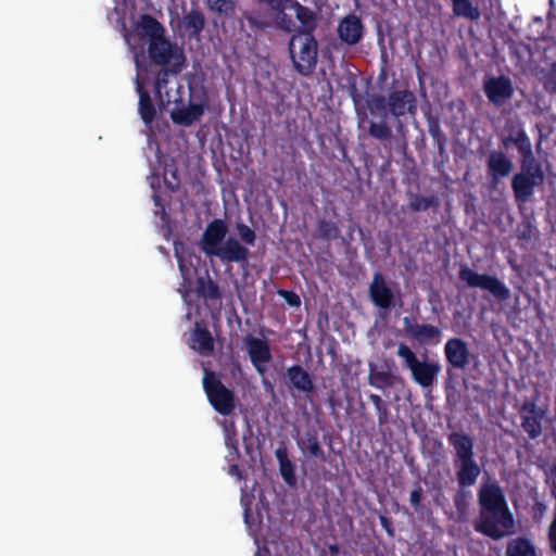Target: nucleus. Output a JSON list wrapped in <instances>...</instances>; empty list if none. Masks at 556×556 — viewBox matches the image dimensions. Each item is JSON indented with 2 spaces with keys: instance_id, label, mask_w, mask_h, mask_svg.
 Returning a JSON list of instances; mask_svg holds the SVG:
<instances>
[{
  "instance_id": "nucleus-13",
  "label": "nucleus",
  "mask_w": 556,
  "mask_h": 556,
  "mask_svg": "<svg viewBox=\"0 0 556 556\" xmlns=\"http://www.w3.org/2000/svg\"><path fill=\"white\" fill-rule=\"evenodd\" d=\"M337 33L341 42L355 46L364 37V24L356 14H348L340 20Z\"/></svg>"
},
{
  "instance_id": "nucleus-16",
  "label": "nucleus",
  "mask_w": 556,
  "mask_h": 556,
  "mask_svg": "<svg viewBox=\"0 0 556 556\" xmlns=\"http://www.w3.org/2000/svg\"><path fill=\"white\" fill-rule=\"evenodd\" d=\"M514 164L502 151H491L486 160L488 174L495 185L507 177L513 170Z\"/></svg>"
},
{
  "instance_id": "nucleus-57",
  "label": "nucleus",
  "mask_w": 556,
  "mask_h": 556,
  "mask_svg": "<svg viewBox=\"0 0 556 556\" xmlns=\"http://www.w3.org/2000/svg\"><path fill=\"white\" fill-rule=\"evenodd\" d=\"M446 426H447V429L452 428V418L446 416Z\"/></svg>"
},
{
  "instance_id": "nucleus-24",
  "label": "nucleus",
  "mask_w": 556,
  "mask_h": 556,
  "mask_svg": "<svg viewBox=\"0 0 556 556\" xmlns=\"http://www.w3.org/2000/svg\"><path fill=\"white\" fill-rule=\"evenodd\" d=\"M303 453L320 462H326V455L321 448L318 432L315 429H308L298 442Z\"/></svg>"
},
{
  "instance_id": "nucleus-53",
  "label": "nucleus",
  "mask_w": 556,
  "mask_h": 556,
  "mask_svg": "<svg viewBox=\"0 0 556 556\" xmlns=\"http://www.w3.org/2000/svg\"><path fill=\"white\" fill-rule=\"evenodd\" d=\"M275 456L280 464L290 460L287 454V450L285 447H279L275 451Z\"/></svg>"
},
{
  "instance_id": "nucleus-42",
  "label": "nucleus",
  "mask_w": 556,
  "mask_h": 556,
  "mask_svg": "<svg viewBox=\"0 0 556 556\" xmlns=\"http://www.w3.org/2000/svg\"><path fill=\"white\" fill-rule=\"evenodd\" d=\"M468 363V350L466 345L454 339V367H464Z\"/></svg>"
},
{
  "instance_id": "nucleus-27",
  "label": "nucleus",
  "mask_w": 556,
  "mask_h": 556,
  "mask_svg": "<svg viewBox=\"0 0 556 556\" xmlns=\"http://www.w3.org/2000/svg\"><path fill=\"white\" fill-rule=\"evenodd\" d=\"M439 367L435 364L418 362L412 369L414 380L421 387H430L433 383Z\"/></svg>"
},
{
  "instance_id": "nucleus-38",
  "label": "nucleus",
  "mask_w": 556,
  "mask_h": 556,
  "mask_svg": "<svg viewBox=\"0 0 556 556\" xmlns=\"http://www.w3.org/2000/svg\"><path fill=\"white\" fill-rule=\"evenodd\" d=\"M445 359H446V378H445V392L446 401L450 403L452 399V339H448L444 346Z\"/></svg>"
},
{
  "instance_id": "nucleus-59",
  "label": "nucleus",
  "mask_w": 556,
  "mask_h": 556,
  "mask_svg": "<svg viewBox=\"0 0 556 556\" xmlns=\"http://www.w3.org/2000/svg\"><path fill=\"white\" fill-rule=\"evenodd\" d=\"M237 470H238V466H237V465H232V466H231V471H232V472H236Z\"/></svg>"
},
{
  "instance_id": "nucleus-40",
  "label": "nucleus",
  "mask_w": 556,
  "mask_h": 556,
  "mask_svg": "<svg viewBox=\"0 0 556 556\" xmlns=\"http://www.w3.org/2000/svg\"><path fill=\"white\" fill-rule=\"evenodd\" d=\"M514 144L516 146L521 157L530 156L533 154L531 140L523 129L516 130Z\"/></svg>"
},
{
  "instance_id": "nucleus-49",
  "label": "nucleus",
  "mask_w": 556,
  "mask_h": 556,
  "mask_svg": "<svg viewBox=\"0 0 556 556\" xmlns=\"http://www.w3.org/2000/svg\"><path fill=\"white\" fill-rule=\"evenodd\" d=\"M278 295L281 296L286 303L292 307H299L301 305V299L298 293L291 290L279 289Z\"/></svg>"
},
{
  "instance_id": "nucleus-14",
  "label": "nucleus",
  "mask_w": 556,
  "mask_h": 556,
  "mask_svg": "<svg viewBox=\"0 0 556 556\" xmlns=\"http://www.w3.org/2000/svg\"><path fill=\"white\" fill-rule=\"evenodd\" d=\"M245 344L252 365L257 372L263 374L265 371L264 365L269 363L273 358L268 342L264 339L248 336L245 338Z\"/></svg>"
},
{
  "instance_id": "nucleus-4",
  "label": "nucleus",
  "mask_w": 556,
  "mask_h": 556,
  "mask_svg": "<svg viewBox=\"0 0 556 556\" xmlns=\"http://www.w3.org/2000/svg\"><path fill=\"white\" fill-rule=\"evenodd\" d=\"M454 450L457 455V480L460 489L476 483L480 476V467L473 459V442L467 435L454 433Z\"/></svg>"
},
{
  "instance_id": "nucleus-6",
  "label": "nucleus",
  "mask_w": 556,
  "mask_h": 556,
  "mask_svg": "<svg viewBox=\"0 0 556 556\" xmlns=\"http://www.w3.org/2000/svg\"><path fill=\"white\" fill-rule=\"evenodd\" d=\"M203 388L210 404L220 415H230L235 407V393L229 390L211 370H205Z\"/></svg>"
},
{
  "instance_id": "nucleus-48",
  "label": "nucleus",
  "mask_w": 556,
  "mask_h": 556,
  "mask_svg": "<svg viewBox=\"0 0 556 556\" xmlns=\"http://www.w3.org/2000/svg\"><path fill=\"white\" fill-rule=\"evenodd\" d=\"M422 494H424V490L420 485H417L412 492H410V496H409V503L413 507V509L417 513V514H422L424 513V506L421 505V498H422Z\"/></svg>"
},
{
  "instance_id": "nucleus-43",
  "label": "nucleus",
  "mask_w": 556,
  "mask_h": 556,
  "mask_svg": "<svg viewBox=\"0 0 556 556\" xmlns=\"http://www.w3.org/2000/svg\"><path fill=\"white\" fill-rule=\"evenodd\" d=\"M279 471L286 484L289 486L296 484L295 466L291 460L280 464Z\"/></svg>"
},
{
  "instance_id": "nucleus-55",
  "label": "nucleus",
  "mask_w": 556,
  "mask_h": 556,
  "mask_svg": "<svg viewBox=\"0 0 556 556\" xmlns=\"http://www.w3.org/2000/svg\"><path fill=\"white\" fill-rule=\"evenodd\" d=\"M329 553L331 556H334L339 553V546L333 544L329 546Z\"/></svg>"
},
{
  "instance_id": "nucleus-9",
  "label": "nucleus",
  "mask_w": 556,
  "mask_h": 556,
  "mask_svg": "<svg viewBox=\"0 0 556 556\" xmlns=\"http://www.w3.org/2000/svg\"><path fill=\"white\" fill-rule=\"evenodd\" d=\"M546 412L539 407L534 401L526 400L519 408L521 427L532 440L542 434V421Z\"/></svg>"
},
{
  "instance_id": "nucleus-3",
  "label": "nucleus",
  "mask_w": 556,
  "mask_h": 556,
  "mask_svg": "<svg viewBox=\"0 0 556 556\" xmlns=\"http://www.w3.org/2000/svg\"><path fill=\"white\" fill-rule=\"evenodd\" d=\"M288 51L294 70L302 76H309L317 65L318 42L314 35L294 33L289 39Z\"/></svg>"
},
{
  "instance_id": "nucleus-56",
  "label": "nucleus",
  "mask_w": 556,
  "mask_h": 556,
  "mask_svg": "<svg viewBox=\"0 0 556 556\" xmlns=\"http://www.w3.org/2000/svg\"><path fill=\"white\" fill-rule=\"evenodd\" d=\"M551 475L553 477L552 485H553V494L556 495V473L551 471Z\"/></svg>"
},
{
  "instance_id": "nucleus-44",
  "label": "nucleus",
  "mask_w": 556,
  "mask_h": 556,
  "mask_svg": "<svg viewBox=\"0 0 556 556\" xmlns=\"http://www.w3.org/2000/svg\"><path fill=\"white\" fill-rule=\"evenodd\" d=\"M542 81L547 92L556 94V62L543 72Z\"/></svg>"
},
{
  "instance_id": "nucleus-2",
  "label": "nucleus",
  "mask_w": 556,
  "mask_h": 556,
  "mask_svg": "<svg viewBox=\"0 0 556 556\" xmlns=\"http://www.w3.org/2000/svg\"><path fill=\"white\" fill-rule=\"evenodd\" d=\"M367 106L371 114L387 117L389 114L395 118L406 114L415 115L417 112V99L413 91L399 89L389 92L387 97L372 94Z\"/></svg>"
},
{
  "instance_id": "nucleus-58",
  "label": "nucleus",
  "mask_w": 556,
  "mask_h": 556,
  "mask_svg": "<svg viewBox=\"0 0 556 556\" xmlns=\"http://www.w3.org/2000/svg\"><path fill=\"white\" fill-rule=\"evenodd\" d=\"M446 438H447V441H448L450 443H452V432H451V433H448V434H446Z\"/></svg>"
},
{
  "instance_id": "nucleus-62",
  "label": "nucleus",
  "mask_w": 556,
  "mask_h": 556,
  "mask_svg": "<svg viewBox=\"0 0 556 556\" xmlns=\"http://www.w3.org/2000/svg\"><path fill=\"white\" fill-rule=\"evenodd\" d=\"M179 267H180V270L184 269V264L181 262L179 263Z\"/></svg>"
},
{
  "instance_id": "nucleus-31",
  "label": "nucleus",
  "mask_w": 556,
  "mask_h": 556,
  "mask_svg": "<svg viewBox=\"0 0 556 556\" xmlns=\"http://www.w3.org/2000/svg\"><path fill=\"white\" fill-rule=\"evenodd\" d=\"M341 237L339 226L330 219H319L316 225L315 238L324 241H332Z\"/></svg>"
},
{
  "instance_id": "nucleus-54",
  "label": "nucleus",
  "mask_w": 556,
  "mask_h": 556,
  "mask_svg": "<svg viewBox=\"0 0 556 556\" xmlns=\"http://www.w3.org/2000/svg\"><path fill=\"white\" fill-rule=\"evenodd\" d=\"M516 138V131H513L507 138L504 139L503 143L505 147H508L509 143H514Z\"/></svg>"
},
{
  "instance_id": "nucleus-20",
  "label": "nucleus",
  "mask_w": 556,
  "mask_h": 556,
  "mask_svg": "<svg viewBox=\"0 0 556 556\" xmlns=\"http://www.w3.org/2000/svg\"><path fill=\"white\" fill-rule=\"evenodd\" d=\"M543 179L534 178L521 173L516 174L511 179V188L518 202H527L534 193L535 187L540 186Z\"/></svg>"
},
{
  "instance_id": "nucleus-46",
  "label": "nucleus",
  "mask_w": 556,
  "mask_h": 556,
  "mask_svg": "<svg viewBox=\"0 0 556 556\" xmlns=\"http://www.w3.org/2000/svg\"><path fill=\"white\" fill-rule=\"evenodd\" d=\"M396 354L404 359L406 367L412 369L419 361L415 353L404 343H400Z\"/></svg>"
},
{
  "instance_id": "nucleus-60",
  "label": "nucleus",
  "mask_w": 556,
  "mask_h": 556,
  "mask_svg": "<svg viewBox=\"0 0 556 556\" xmlns=\"http://www.w3.org/2000/svg\"><path fill=\"white\" fill-rule=\"evenodd\" d=\"M450 210H451V204H450V202L447 201V202H446V212H447V213H450Z\"/></svg>"
},
{
  "instance_id": "nucleus-61",
  "label": "nucleus",
  "mask_w": 556,
  "mask_h": 556,
  "mask_svg": "<svg viewBox=\"0 0 556 556\" xmlns=\"http://www.w3.org/2000/svg\"><path fill=\"white\" fill-rule=\"evenodd\" d=\"M551 471L556 473V463H555V464L553 465V467L551 468Z\"/></svg>"
},
{
  "instance_id": "nucleus-41",
  "label": "nucleus",
  "mask_w": 556,
  "mask_h": 556,
  "mask_svg": "<svg viewBox=\"0 0 556 556\" xmlns=\"http://www.w3.org/2000/svg\"><path fill=\"white\" fill-rule=\"evenodd\" d=\"M169 75H174L172 72V66H162V68L156 74L154 91L160 99H162L163 89L167 87Z\"/></svg>"
},
{
  "instance_id": "nucleus-19",
  "label": "nucleus",
  "mask_w": 556,
  "mask_h": 556,
  "mask_svg": "<svg viewBox=\"0 0 556 556\" xmlns=\"http://www.w3.org/2000/svg\"><path fill=\"white\" fill-rule=\"evenodd\" d=\"M482 513L506 509V501L502 490L495 484H488L481 488L479 494Z\"/></svg>"
},
{
  "instance_id": "nucleus-18",
  "label": "nucleus",
  "mask_w": 556,
  "mask_h": 556,
  "mask_svg": "<svg viewBox=\"0 0 556 556\" xmlns=\"http://www.w3.org/2000/svg\"><path fill=\"white\" fill-rule=\"evenodd\" d=\"M214 256L228 263H245L249 258V249L235 237H228Z\"/></svg>"
},
{
  "instance_id": "nucleus-39",
  "label": "nucleus",
  "mask_w": 556,
  "mask_h": 556,
  "mask_svg": "<svg viewBox=\"0 0 556 556\" xmlns=\"http://www.w3.org/2000/svg\"><path fill=\"white\" fill-rule=\"evenodd\" d=\"M369 401L376 408V413L378 416V425L383 426L389 422V408L387 403L381 399L380 395L371 393L369 396Z\"/></svg>"
},
{
  "instance_id": "nucleus-32",
  "label": "nucleus",
  "mask_w": 556,
  "mask_h": 556,
  "mask_svg": "<svg viewBox=\"0 0 556 556\" xmlns=\"http://www.w3.org/2000/svg\"><path fill=\"white\" fill-rule=\"evenodd\" d=\"M454 15L478 21L480 18V9L473 0H454Z\"/></svg>"
},
{
  "instance_id": "nucleus-7",
  "label": "nucleus",
  "mask_w": 556,
  "mask_h": 556,
  "mask_svg": "<svg viewBox=\"0 0 556 556\" xmlns=\"http://www.w3.org/2000/svg\"><path fill=\"white\" fill-rule=\"evenodd\" d=\"M459 278L469 287L486 290L498 300L505 301L510 296V290L496 277L478 274L468 267H464L459 271Z\"/></svg>"
},
{
  "instance_id": "nucleus-1",
  "label": "nucleus",
  "mask_w": 556,
  "mask_h": 556,
  "mask_svg": "<svg viewBox=\"0 0 556 556\" xmlns=\"http://www.w3.org/2000/svg\"><path fill=\"white\" fill-rule=\"evenodd\" d=\"M293 0H255L256 9L245 16L249 25L258 30L275 28L293 33L295 22L290 14Z\"/></svg>"
},
{
  "instance_id": "nucleus-17",
  "label": "nucleus",
  "mask_w": 556,
  "mask_h": 556,
  "mask_svg": "<svg viewBox=\"0 0 556 556\" xmlns=\"http://www.w3.org/2000/svg\"><path fill=\"white\" fill-rule=\"evenodd\" d=\"M287 384L290 389H295L302 393H312L315 386L311 374L301 365H292L286 370Z\"/></svg>"
},
{
  "instance_id": "nucleus-52",
  "label": "nucleus",
  "mask_w": 556,
  "mask_h": 556,
  "mask_svg": "<svg viewBox=\"0 0 556 556\" xmlns=\"http://www.w3.org/2000/svg\"><path fill=\"white\" fill-rule=\"evenodd\" d=\"M164 180H165V185L167 186V188L170 189L172 191H176L179 189L180 181H179L176 170H174L172 173L170 179L165 177Z\"/></svg>"
},
{
  "instance_id": "nucleus-30",
  "label": "nucleus",
  "mask_w": 556,
  "mask_h": 556,
  "mask_svg": "<svg viewBox=\"0 0 556 556\" xmlns=\"http://www.w3.org/2000/svg\"><path fill=\"white\" fill-rule=\"evenodd\" d=\"M506 556H536L534 545L525 538H516L508 542Z\"/></svg>"
},
{
  "instance_id": "nucleus-34",
  "label": "nucleus",
  "mask_w": 556,
  "mask_h": 556,
  "mask_svg": "<svg viewBox=\"0 0 556 556\" xmlns=\"http://www.w3.org/2000/svg\"><path fill=\"white\" fill-rule=\"evenodd\" d=\"M207 9L224 17H231L236 11V3L232 0H205Z\"/></svg>"
},
{
  "instance_id": "nucleus-11",
  "label": "nucleus",
  "mask_w": 556,
  "mask_h": 556,
  "mask_svg": "<svg viewBox=\"0 0 556 556\" xmlns=\"http://www.w3.org/2000/svg\"><path fill=\"white\" fill-rule=\"evenodd\" d=\"M483 89L489 101L496 106L503 105L514 94L513 81L504 75L486 79Z\"/></svg>"
},
{
  "instance_id": "nucleus-5",
  "label": "nucleus",
  "mask_w": 556,
  "mask_h": 556,
  "mask_svg": "<svg viewBox=\"0 0 556 556\" xmlns=\"http://www.w3.org/2000/svg\"><path fill=\"white\" fill-rule=\"evenodd\" d=\"M148 55L155 65L172 66L173 74H179L186 64L184 51L165 36L149 42Z\"/></svg>"
},
{
  "instance_id": "nucleus-29",
  "label": "nucleus",
  "mask_w": 556,
  "mask_h": 556,
  "mask_svg": "<svg viewBox=\"0 0 556 556\" xmlns=\"http://www.w3.org/2000/svg\"><path fill=\"white\" fill-rule=\"evenodd\" d=\"M197 293L206 300H218L222 292L218 285L206 274L204 277L197 278Z\"/></svg>"
},
{
  "instance_id": "nucleus-51",
  "label": "nucleus",
  "mask_w": 556,
  "mask_h": 556,
  "mask_svg": "<svg viewBox=\"0 0 556 556\" xmlns=\"http://www.w3.org/2000/svg\"><path fill=\"white\" fill-rule=\"evenodd\" d=\"M379 521H380L381 527L387 532V534L390 538H393L394 536V528H393V522H392L391 518H389V517H387L384 515H380L379 516Z\"/></svg>"
},
{
  "instance_id": "nucleus-35",
  "label": "nucleus",
  "mask_w": 556,
  "mask_h": 556,
  "mask_svg": "<svg viewBox=\"0 0 556 556\" xmlns=\"http://www.w3.org/2000/svg\"><path fill=\"white\" fill-rule=\"evenodd\" d=\"M519 173L544 180L543 169H542L540 163L534 157V154L520 159V172Z\"/></svg>"
},
{
  "instance_id": "nucleus-22",
  "label": "nucleus",
  "mask_w": 556,
  "mask_h": 556,
  "mask_svg": "<svg viewBox=\"0 0 556 556\" xmlns=\"http://www.w3.org/2000/svg\"><path fill=\"white\" fill-rule=\"evenodd\" d=\"M296 20L300 22V26L295 28L294 33H304L307 35H314L317 28V15L308 7L301 4L298 0L292 1V10Z\"/></svg>"
},
{
  "instance_id": "nucleus-10",
  "label": "nucleus",
  "mask_w": 556,
  "mask_h": 556,
  "mask_svg": "<svg viewBox=\"0 0 556 556\" xmlns=\"http://www.w3.org/2000/svg\"><path fill=\"white\" fill-rule=\"evenodd\" d=\"M228 233V226L224 219L215 218L210 222L202 233L200 248L208 256H214L223 245Z\"/></svg>"
},
{
  "instance_id": "nucleus-28",
  "label": "nucleus",
  "mask_w": 556,
  "mask_h": 556,
  "mask_svg": "<svg viewBox=\"0 0 556 556\" xmlns=\"http://www.w3.org/2000/svg\"><path fill=\"white\" fill-rule=\"evenodd\" d=\"M193 349L202 354H208L214 350V339L207 328L195 324L192 333Z\"/></svg>"
},
{
  "instance_id": "nucleus-25",
  "label": "nucleus",
  "mask_w": 556,
  "mask_h": 556,
  "mask_svg": "<svg viewBox=\"0 0 556 556\" xmlns=\"http://www.w3.org/2000/svg\"><path fill=\"white\" fill-rule=\"evenodd\" d=\"M136 90L139 96V114L144 124H150L156 116V110L152 99L147 90H144L142 83L139 78L136 79Z\"/></svg>"
},
{
  "instance_id": "nucleus-26",
  "label": "nucleus",
  "mask_w": 556,
  "mask_h": 556,
  "mask_svg": "<svg viewBox=\"0 0 556 556\" xmlns=\"http://www.w3.org/2000/svg\"><path fill=\"white\" fill-rule=\"evenodd\" d=\"M182 26L190 39H197L205 27V16L197 9H192L182 17Z\"/></svg>"
},
{
  "instance_id": "nucleus-21",
  "label": "nucleus",
  "mask_w": 556,
  "mask_h": 556,
  "mask_svg": "<svg viewBox=\"0 0 556 556\" xmlns=\"http://www.w3.org/2000/svg\"><path fill=\"white\" fill-rule=\"evenodd\" d=\"M135 31L140 39H149V42L165 36L164 26L150 14L140 16L135 25Z\"/></svg>"
},
{
  "instance_id": "nucleus-45",
  "label": "nucleus",
  "mask_w": 556,
  "mask_h": 556,
  "mask_svg": "<svg viewBox=\"0 0 556 556\" xmlns=\"http://www.w3.org/2000/svg\"><path fill=\"white\" fill-rule=\"evenodd\" d=\"M236 230L238 231V235L243 243L249 244V245H253L255 243L256 233L248 225H245L244 223H241V222L237 223Z\"/></svg>"
},
{
  "instance_id": "nucleus-36",
  "label": "nucleus",
  "mask_w": 556,
  "mask_h": 556,
  "mask_svg": "<svg viewBox=\"0 0 556 556\" xmlns=\"http://www.w3.org/2000/svg\"><path fill=\"white\" fill-rule=\"evenodd\" d=\"M409 208L414 212H424L437 204V199L433 195L424 197L418 193H409Z\"/></svg>"
},
{
  "instance_id": "nucleus-37",
  "label": "nucleus",
  "mask_w": 556,
  "mask_h": 556,
  "mask_svg": "<svg viewBox=\"0 0 556 556\" xmlns=\"http://www.w3.org/2000/svg\"><path fill=\"white\" fill-rule=\"evenodd\" d=\"M368 135L380 141H390L392 138V129L384 121L379 123L370 122L368 126Z\"/></svg>"
},
{
  "instance_id": "nucleus-15",
  "label": "nucleus",
  "mask_w": 556,
  "mask_h": 556,
  "mask_svg": "<svg viewBox=\"0 0 556 556\" xmlns=\"http://www.w3.org/2000/svg\"><path fill=\"white\" fill-rule=\"evenodd\" d=\"M404 330L406 334L418 341L420 344L438 343L441 331L438 327L427 324H417L414 319L404 318Z\"/></svg>"
},
{
  "instance_id": "nucleus-23",
  "label": "nucleus",
  "mask_w": 556,
  "mask_h": 556,
  "mask_svg": "<svg viewBox=\"0 0 556 556\" xmlns=\"http://www.w3.org/2000/svg\"><path fill=\"white\" fill-rule=\"evenodd\" d=\"M204 103H191L188 108L176 109L170 113L174 124L181 126H190L199 121L204 114Z\"/></svg>"
},
{
  "instance_id": "nucleus-8",
  "label": "nucleus",
  "mask_w": 556,
  "mask_h": 556,
  "mask_svg": "<svg viewBox=\"0 0 556 556\" xmlns=\"http://www.w3.org/2000/svg\"><path fill=\"white\" fill-rule=\"evenodd\" d=\"M480 529L486 535L498 540L514 532V519L508 508L482 513Z\"/></svg>"
},
{
  "instance_id": "nucleus-33",
  "label": "nucleus",
  "mask_w": 556,
  "mask_h": 556,
  "mask_svg": "<svg viewBox=\"0 0 556 556\" xmlns=\"http://www.w3.org/2000/svg\"><path fill=\"white\" fill-rule=\"evenodd\" d=\"M395 376L388 370H377L376 367L370 366L368 382L371 387L377 389H387L394 386Z\"/></svg>"
},
{
  "instance_id": "nucleus-47",
  "label": "nucleus",
  "mask_w": 556,
  "mask_h": 556,
  "mask_svg": "<svg viewBox=\"0 0 556 556\" xmlns=\"http://www.w3.org/2000/svg\"><path fill=\"white\" fill-rule=\"evenodd\" d=\"M429 130H430V134L432 135L433 139L437 141L439 155H440L441 160L443 161L444 153H445L444 146L446 142V138L441 132L439 125H430Z\"/></svg>"
},
{
  "instance_id": "nucleus-12",
  "label": "nucleus",
  "mask_w": 556,
  "mask_h": 556,
  "mask_svg": "<svg viewBox=\"0 0 556 556\" xmlns=\"http://www.w3.org/2000/svg\"><path fill=\"white\" fill-rule=\"evenodd\" d=\"M369 296L375 306L389 311L395 306V294L380 273H375L369 285Z\"/></svg>"
},
{
  "instance_id": "nucleus-50",
  "label": "nucleus",
  "mask_w": 556,
  "mask_h": 556,
  "mask_svg": "<svg viewBox=\"0 0 556 556\" xmlns=\"http://www.w3.org/2000/svg\"><path fill=\"white\" fill-rule=\"evenodd\" d=\"M470 497V493L466 492L465 489H460L459 495L456 500L459 517L464 518L466 515L467 498Z\"/></svg>"
}]
</instances>
